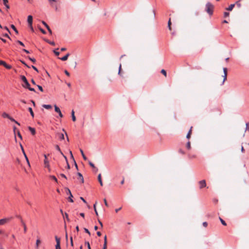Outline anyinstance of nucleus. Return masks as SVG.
Returning a JSON list of instances; mask_svg holds the SVG:
<instances>
[{
  "label": "nucleus",
  "instance_id": "13",
  "mask_svg": "<svg viewBox=\"0 0 249 249\" xmlns=\"http://www.w3.org/2000/svg\"><path fill=\"white\" fill-rule=\"evenodd\" d=\"M70 56V53H68L65 56L62 57H59L58 58L61 60L62 61H66L68 59V57Z\"/></svg>",
  "mask_w": 249,
  "mask_h": 249
},
{
  "label": "nucleus",
  "instance_id": "14",
  "mask_svg": "<svg viewBox=\"0 0 249 249\" xmlns=\"http://www.w3.org/2000/svg\"><path fill=\"white\" fill-rule=\"evenodd\" d=\"M3 2V4L6 7L7 9H8L10 8L9 5L8 4V0H2Z\"/></svg>",
  "mask_w": 249,
  "mask_h": 249
},
{
  "label": "nucleus",
  "instance_id": "52",
  "mask_svg": "<svg viewBox=\"0 0 249 249\" xmlns=\"http://www.w3.org/2000/svg\"><path fill=\"white\" fill-rule=\"evenodd\" d=\"M62 130H63V131H64V133H65V135H66V136H67V141L69 142V139L68 136V135H67V132H66V131L64 130V129H62Z\"/></svg>",
  "mask_w": 249,
  "mask_h": 249
},
{
  "label": "nucleus",
  "instance_id": "54",
  "mask_svg": "<svg viewBox=\"0 0 249 249\" xmlns=\"http://www.w3.org/2000/svg\"><path fill=\"white\" fill-rule=\"evenodd\" d=\"M3 36H4V37H7V38H9L10 39H11V38H10V36H9L8 34H7V33H5V34H3Z\"/></svg>",
  "mask_w": 249,
  "mask_h": 249
},
{
  "label": "nucleus",
  "instance_id": "3",
  "mask_svg": "<svg viewBox=\"0 0 249 249\" xmlns=\"http://www.w3.org/2000/svg\"><path fill=\"white\" fill-rule=\"evenodd\" d=\"M66 189V193H67V194L70 195L69 197H68L69 201L70 202H73V199L72 198L73 196H72V194L71 193V192L69 188H67Z\"/></svg>",
  "mask_w": 249,
  "mask_h": 249
},
{
  "label": "nucleus",
  "instance_id": "57",
  "mask_svg": "<svg viewBox=\"0 0 249 249\" xmlns=\"http://www.w3.org/2000/svg\"><path fill=\"white\" fill-rule=\"evenodd\" d=\"M89 164L91 167H92L93 168H95L94 164L91 161H89Z\"/></svg>",
  "mask_w": 249,
  "mask_h": 249
},
{
  "label": "nucleus",
  "instance_id": "11",
  "mask_svg": "<svg viewBox=\"0 0 249 249\" xmlns=\"http://www.w3.org/2000/svg\"><path fill=\"white\" fill-rule=\"evenodd\" d=\"M21 223L22 225L23 226V228L24 229H23L24 232L26 233L27 231V227H26V225L25 222L22 220V219H21Z\"/></svg>",
  "mask_w": 249,
  "mask_h": 249
},
{
  "label": "nucleus",
  "instance_id": "40",
  "mask_svg": "<svg viewBox=\"0 0 249 249\" xmlns=\"http://www.w3.org/2000/svg\"><path fill=\"white\" fill-rule=\"evenodd\" d=\"M28 58V59L31 60L32 62H33V63H35L36 62V59L34 58H31L30 57V56H28L27 57Z\"/></svg>",
  "mask_w": 249,
  "mask_h": 249
},
{
  "label": "nucleus",
  "instance_id": "21",
  "mask_svg": "<svg viewBox=\"0 0 249 249\" xmlns=\"http://www.w3.org/2000/svg\"><path fill=\"white\" fill-rule=\"evenodd\" d=\"M71 118H72V120L73 122H75L76 121V117L74 115V111L73 110H72L71 111Z\"/></svg>",
  "mask_w": 249,
  "mask_h": 249
},
{
  "label": "nucleus",
  "instance_id": "39",
  "mask_svg": "<svg viewBox=\"0 0 249 249\" xmlns=\"http://www.w3.org/2000/svg\"><path fill=\"white\" fill-rule=\"evenodd\" d=\"M85 244L87 245V247L88 249H91V247L89 244V243L88 241L85 242Z\"/></svg>",
  "mask_w": 249,
  "mask_h": 249
},
{
  "label": "nucleus",
  "instance_id": "58",
  "mask_svg": "<svg viewBox=\"0 0 249 249\" xmlns=\"http://www.w3.org/2000/svg\"><path fill=\"white\" fill-rule=\"evenodd\" d=\"M40 31L43 34H46V32L42 28H40Z\"/></svg>",
  "mask_w": 249,
  "mask_h": 249
},
{
  "label": "nucleus",
  "instance_id": "37",
  "mask_svg": "<svg viewBox=\"0 0 249 249\" xmlns=\"http://www.w3.org/2000/svg\"><path fill=\"white\" fill-rule=\"evenodd\" d=\"M186 147L188 149H190L191 148V143L190 142H187L186 144Z\"/></svg>",
  "mask_w": 249,
  "mask_h": 249
},
{
  "label": "nucleus",
  "instance_id": "28",
  "mask_svg": "<svg viewBox=\"0 0 249 249\" xmlns=\"http://www.w3.org/2000/svg\"><path fill=\"white\" fill-rule=\"evenodd\" d=\"M11 27L14 30V31L16 32V34H18V31L17 30V28L15 26V25H14L13 24H12L11 25Z\"/></svg>",
  "mask_w": 249,
  "mask_h": 249
},
{
  "label": "nucleus",
  "instance_id": "55",
  "mask_svg": "<svg viewBox=\"0 0 249 249\" xmlns=\"http://www.w3.org/2000/svg\"><path fill=\"white\" fill-rule=\"evenodd\" d=\"M104 203H105V205L107 207H108V203L107 202V201L106 198L104 199Z\"/></svg>",
  "mask_w": 249,
  "mask_h": 249
},
{
  "label": "nucleus",
  "instance_id": "61",
  "mask_svg": "<svg viewBox=\"0 0 249 249\" xmlns=\"http://www.w3.org/2000/svg\"><path fill=\"white\" fill-rule=\"evenodd\" d=\"M71 245L73 247V243L72 241V237H71Z\"/></svg>",
  "mask_w": 249,
  "mask_h": 249
},
{
  "label": "nucleus",
  "instance_id": "24",
  "mask_svg": "<svg viewBox=\"0 0 249 249\" xmlns=\"http://www.w3.org/2000/svg\"><path fill=\"white\" fill-rule=\"evenodd\" d=\"M2 117L4 118H8H8H10V115L6 112H3L2 114Z\"/></svg>",
  "mask_w": 249,
  "mask_h": 249
},
{
  "label": "nucleus",
  "instance_id": "7",
  "mask_svg": "<svg viewBox=\"0 0 249 249\" xmlns=\"http://www.w3.org/2000/svg\"><path fill=\"white\" fill-rule=\"evenodd\" d=\"M44 156L45 157V159H44V161L45 166L46 167L49 168L50 165H49V161L47 160V156L45 154V155H44Z\"/></svg>",
  "mask_w": 249,
  "mask_h": 249
},
{
  "label": "nucleus",
  "instance_id": "25",
  "mask_svg": "<svg viewBox=\"0 0 249 249\" xmlns=\"http://www.w3.org/2000/svg\"><path fill=\"white\" fill-rule=\"evenodd\" d=\"M42 107L47 109H51L52 107V106L50 105H43Z\"/></svg>",
  "mask_w": 249,
  "mask_h": 249
},
{
  "label": "nucleus",
  "instance_id": "10",
  "mask_svg": "<svg viewBox=\"0 0 249 249\" xmlns=\"http://www.w3.org/2000/svg\"><path fill=\"white\" fill-rule=\"evenodd\" d=\"M223 71H224V79H223V81L222 82V85H223L224 84L225 81L227 79V68H223Z\"/></svg>",
  "mask_w": 249,
  "mask_h": 249
},
{
  "label": "nucleus",
  "instance_id": "27",
  "mask_svg": "<svg viewBox=\"0 0 249 249\" xmlns=\"http://www.w3.org/2000/svg\"><path fill=\"white\" fill-rule=\"evenodd\" d=\"M192 127H191L190 130L189 131L188 134H187L186 138L187 139H190V138L191 137V132H192Z\"/></svg>",
  "mask_w": 249,
  "mask_h": 249
},
{
  "label": "nucleus",
  "instance_id": "47",
  "mask_svg": "<svg viewBox=\"0 0 249 249\" xmlns=\"http://www.w3.org/2000/svg\"><path fill=\"white\" fill-rule=\"evenodd\" d=\"M55 249H61L60 244H56L55 245Z\"/></svg>",
  "mask_w": 249,
  "mask_h": 249
},
{
  "label": "nucleus",
  "instance_id": "33",
  "mask_svg": "<svg viewBox=\"0 0 249 249\" xmlns=\"http://www.w3.org/2000/svg\"><path fill=\"white\" fill-rule=\"evenodd\" d=\"M240 1H241V0H239L236 2V4L238 6V8H240L241 6Z\"/></svg>",
  "mask_w": 249,
  "mask_h": 249
},
{
  "label": "nucleus",
  "instance_id": "31",
  "mask_svg": "<svg viewBox=\"0 0 249 249\" xmlns=\"http://www.w3.org/2000/svg\"><path fill=\"white\" fill-rule=\"evenodd\" d=\"M55 239L56 242V244H60V239L56 236L55 237Z\"/></svg>",
  "mask_w": 249,
  "mask_h": 249
},
{
  "label": "nucleus",
  "instance_id": "44",
  "mask_svg": "<svg viewBox=\"0 0 249 249\" xmlns=\"http://www.w3.org/2000/svg\"><path fill=\"white\" fill-rule=\"evenodd\" d=\"M6 62L3 60H0V65L3 66L4 67Z\"/></svg>",
  "mask_w": 249,
  "mask_h": 249
},
{
  "label": "nucleus",
  "instance_id": "19",
  "mask_svg": "<svg viewBox=\"0 0 249 249\" xmlns=\"http://www.w3.org/2000/svg\"><path fill=\"white\" fill-rule=\"evenodd\" d=\"M41 243V241L39 239H37L36 240V249H38V247H39V244L40 243Z\"/></svg>",
  "mask_w": 249,
  "mask_h": 249
},
{
  "label": "nucleus",
  "instance_id": "49",
  "mask_svg": "<svg viewBox=\"0 0 249 249\" xmlns=\"http://www.w3.org/2000/svg\"><path fill=\"white\" fill-rule=\"evenodd\" d=\"M84 231L85 232L88 233L89 235H90V232L89 231V230L87 228H84Z\"/></svg>",
  "mask_w": 249,
  "mask_h": 249
},
{
  "label": "nucleus",
  "instance_id": "35",
  "mask_svg": "<svg viewBox=\"0 0 249 249\" xmlns=\"http://www.w3.org/2000/svg\"><path fill=\"white\" fill-rule=\"evenodd\" d=\"M105 245L107 246V237L106 235H105L104 237V243L103 246Z\"/></svg>",
  "mask_w": 249,
  "mask_h": 249
},
{
  "label": "nucleus",
  "instance_id": "59",
  "mask_svg": "<svg viewBox=\"0 0 249 249\" xmlns=\"http://www.w3.org/2000/svg\"><path fill=\"white\" fill-rule=\"evenodd\" d=\"M47 30H48V31H49V33H50V34H52V31L51 29H50V27H47Z\"/></svg>",
  "mask_w": 249,
  "mask_h": 249
},
{
  "label": "nucleus",
  "instance_id": "36",
  "mask_svg": "<svg viewBox=\"0 0 249 249\" xmlns=\"http://www.w3.org/2000/svg\"><path fill=\"white\" fill-rule=\"evenodd\" d=\"M26 89H28L30 91L36 92L35 89L31 88L30 86H29L28 87H26Z\"/></svg>",
  "mask_w": 249,
  "mask_h": 249
},
{
  "label": "nucleus",
  "instance_id": "12",
  "mask_svg": "<svg viewBox=\"0 0 249 249\" xmlns=\"http://www.w3.org/2000/svg\"><path fill=\"white\" fill-rule=\"evenodd\" d=\"M27 21L30 25H31L32 24L33 17L31 15H29L28 16Z\"/></svg>",
  "mask_w": 249,
  "mask_h": 249
},
{
  "label": "nucleus",
  "instance_id": "64",
  "mask_svg": "<svg viewBox=\"0 0 249 249\" xmlns=\"http://www.w3.org/2000/svg\"><path fill=\"white\" fill-rule=\"evenodd\" d=\"M207 225H208V223H207V222H204L203 223V226L204 227H206L207 226Z\"/></svg>",
  "mask_w": 249,
  "mask_h": 249
},
{
  "label": "nucleus",
  "instance_id": "26",
  "mask_svg": "<svg viewBox=\"0 0 249 249\" xmlns=\"http://www.w3.org/2000/svg\"><path fill=\"white\" fill-rule=\"evenodd\" d=\"M28 110L30 112V114L32 116V118H34V113L33 112L32 108L30 107L28 108Z\"/></svg>",
  "mask_w": 249,
  "mask_h": 249
},
{
  "label": "nucleus",
  "instance_id": "4",
  "mask_svg": "<svg viewBox=\"0 0 249 249\" xmlns=\"http://www.w3.org/2000/svg\"><path fill=\"white\" fill-rule=\"evenodd\" d=\"M12 218V217L0 219V225H4L5 223L9 222Z\"/></svg>",
  "mask_w": 249,
  "mask_h": 249
},
{
  "label": "nucleus",
  "instance_id": "46",
  "mask_svg": "<svg viewBox=\"0 0 249 249\" xmlns=\"http://www.w3.org/2000/svg\"><path fill=\"white\" fill-rule=\"evenodd\" d=\"M17 135L18 136V137L20 139H22V136L20 133V132L19 131V130H18L17 131Z\"/></svg>",
  "mask_w": 249,
  "mask_h": 249
},
{
  "label": "nucleus",
  "instance_id": "9",
  "mask_svg": "<svg viewBox=\"0 0 249 249\" xmlns=\"http://www.w3.org/2000/svg\"><path fill=\"white\" fill-rule=\"evenodd\" d=\"M55 148L57 150H58L60 153V154L64 157V158H65V159L67 161V158L66 156H65L63 153H62V152L61 151L59 146L58 145H56L55 146Z\"/></svg>",
  "mask_w": 249,
  "mask_h": 249
},
{
  "label": "nucleus",
  "instance_id": "8",
  "mask_svg": "<svg viewBox=\"0 0 249 249\" xmlns=\"http://www.w3.org/2000/svg\"><path fill=\"white\" fill-rule=\"evenodd\" d=\"M78 176V179L80 181V183H83L84 182V178L82 175L80 173H77Z\"/></svg>",
  "mask_w": 249,
  "mask_h": 249
},
{
  "label": "nucleus",
  "instance_id": "34",
  "mask_svg": "<svg viewBox=\"0 0 249 249\" xmlns=\"http://www.w3.org/2000/svg\"><path fill=\"white\" fill-rule=\"evenodd\" d=\"M59 49L57 48L55 50L53 51L54 53L56 55L58 56L59 55V52H57V50H58Z\"/></svg>",
  "mask_w": 249,
  "mask_h": 249
},
{
  "label": "nucleus",
  "instance_id": "50",
  "mask_svg": "<svg viewBox=\"0 0 249 249\" xmlns=\"http://www.w3.org/2000/svg\"><path fill=\"white\" fill-rule=\"evenodd\" d=\"M229 16V13L227 12H224V17L225 18H226L227 17H228Z\"/></svg>",
  "mask_w": 249,
  "mask_h": 249
},
{
  "label": "nucleus",
  "instance_id": "16",
  "mask_svg": "<svg viewBox=\"0 0 249 249\" xmlns=\"http://www.w3.org/2000/svg\"><path fill=\"white\" fill-rule=\"evenodd\" d=\"M57 134L60 140L61 141L64 140V134L58 133Z\"/></svg>",
  "mask_w": 249,
  "mask_h": 249
},
{
  "label": "nucleus",
  "instance_id": "23",
  "mask_svg": "<svg viewBox=\"0 0 249 249\" xmlns=\"http://www.w3.org/2000/svg\"><path fill=\"white\" fill-rule=\"evenodd\" d=\"M8 119L11 121L15 122L18 125H20V124L19 123H18L17 121H16L13 118L11 117L10 116V118H8Z\"/></svg>",
  "mask_w": 249,
  "mask_h": 249
},
{
  "label": "nucleus",
  "instance_id": "15",
  "mask_svg": "<svg viewBox=\"0 0 249 249\" xmlns=\"http://www.w3.org/2000/svg\"><path fill=\"white\" fill-rule=\"evenodd\" d=\"M28 129L32 135H35L36 134V130L34 128L29 126Z\"/></svg>",
  "mask_w": 249,
  "mask_h": 249
},
{
  "label": "nucleus",
  "instance_id": "1",
  "mask_svg": "<svg viewBox=\"0 0 249 249\" xmlns=\"http://www.w3.org/2000/svg\"><path fill=\"white\" fill-rule=\"evenodd\" d=\"M213 5L210 2H208L205 6V10L210 15L213 14Z\"/></svg>",
  "mask_w": 249,
  "mask_h": 249
},
{
  "label": "nucleus",
  "instance_id": "45",
  "mask_svg": "<svg viewBox=\"0 0 249 249\" xmlns=\"http://www.w3.org/2000/svg\"><path fill=\"white\" fill-rule=\"evenodd\" d=\"M47 42L48 43H49L50 44L52 45H53V46L55 45V43L53 41H51L47 40Z\"/></svg>",
  "mask_w": 249,
  "mask_h": 249
},
{
  "label": "nucleus",
  "instance_id": "38",
  "mask_svg": "<svg viewBox=\"0 0 249 249\" xmlns=\"http://www.w3.org/2000/svg\"><path fill=\"white\" fill-rule=\"evenodd\" d=\"M171 19L170 18L168 21V27L170 30H171Z\"/></svg>",
  "mask_w": 249,
  "mask_h": 249
},
{
  "label": "nucleus",
  "instance_id": "30",
  "mask_svg": "<svg viewBox=\"0 0 249 249\" xmlns=\"http://www.w3.org/2000/svg\"><path fill=\"white\" fill-rule=\"evenodd\" d=\"M4 67L8 70H10L12 68V66L8 65L7 64H6V63L5 64Z\"/></svg>",
  "mask_w": 249,
  "mask_h": 249
},
{
  "label": "nucleus",
  "instance_id": "43",
  "mask_svg": "<svg viewBox=\"0 0 249 249\" xmlns=\"http://www.w3.org/2000/svg\"><path fill=\"white\" fill-rule=\"evenodd\" d=\"M17 42L19 44H20V45H21L22 46H23V47H24V46H25V45H24V43H23L22 42H21V41H19V40H17Z\"/></svg>",
  "mask_w": 249,
  "mask_h": 249
},
{
  "label": "nucleus",
  "instance_id": "20",
  "mask_svg": "<svg viewBox=\"0 0 249 249\" xmlns=\"http://www.w3.org/2000/svg\"><path fill=\"white\" fill-rule=\"evenodd\" d=\"M98 180L100 185L101 186H103V182H102V179H101V174H99L98 176Z\"/></svg>",
  "mask_w": 249,
  "mask_h": 249
},
{
  "label": "nucleus",
  "instance_id": "22",
  "mask_svg": "<svg viewBox=\"0 0 249 249\" xmlns=\"http://www.w3.org/2000/svg\"><path fill=\"white\" fill-rule=\"evenodd\" d=\"M80 151L81 153V155L83 157V158L84 159V160H87V158L86 157V156L85 155L84 153V152L83 151V150L82 149H80Z\"/></svg>",
  "mask_w": 249,
  "mask_h": 249
},
{
  "label": "nucleus",
  "instance_id": "42",
  "mask_svg": "<svg viewBox=\"0 0 249 249\" xmlns=\"http://www.w3.org/2000/svg\"><path fill=\"white\" fill-rule=\"evenodd\" d=\"M51 178L54 180L55 181L57 182V179L54 176H51Z\"/></svg>",
  "mask_w": 249,
  "mask_h": 249
},
{
  "label": "nucleus",
  "instance_id": "29",
  "mask_svg": "<svg viewBox=\"0 0 249 249\" xmlns=\"http://www.w3.org/2000/svg\"><path fill=\"white\" fill-rule=\"evenodd\" d=\"M97 203V201H96L95 204L93 205V208H94V210L96 215H98V212H97L96 208V205Z\"/></svg>",
  "mask_w": 249,
  "mask_h": 249
},
{
  "label": "nucleus",
  "instance_id": "17",
  "mask_svg": "<svg viewBox=\"0 0 249 249\" xmlns=\"http://www.w3.org/2000/svg\"><path fill=\"white\" fill-rule=\"evenodd\" d=\"M234 6L235 4H231L228 8H226V10L228 11H231Z\"/></svg>",
  "mask_w": 249,
  "mask_h": 249
},
{
  "label": "nucleus",
  "instance_id": "5",
  "mask_svg": "<svg viewBox=\"0 0 249 249\" xmlns=\"http://www.w3.org/2000/svg\"><path fill=\"white\" fill-rule=\"evenodd\" d=\"M54 110L55 112L59 114V116H60V117H63V116L61 112L60 108L56 105L54 106Z\"/></svg>",
  "mask_w": 249,
  "mask_h": 249
},
{
  "label": "nucleus",
  "instance_id": "62",
  "mask_svg": "<svg viewBox=\"0 0 249 249\" xmlns=\"http://www.w3.org/2000/svg\"><path fill=\"white\" fill-rule=\"evenodd\" d=\"M64 72L67 76H70V73L68 72V71L65 70Z\"/></svg>",
  "mask_w": 249,
  "mask_h": 249
},
{
  "label": "nucleus",
  "instance_id": "56",
  "mask_svg": "<svg viewBox=\"0 0 249 249\" xmlns=\"http://www.w3.org/2000/svg\"><path fill=\"white\" fill-rule=\"evenodd\" d=\"M20 62L23 64L25 66H26V67H27L28 68H30V67L29 66H28L27 65V64L25 62V61H23V60H20Z\"/></svg>",
  "mask_w": 249,
  "mask_h": 249
},
{
  "label": "nucleus",
  "instance_id": "63",
  "mask_svg": "<svg viewBox=\"0 0 249 249\" xmlns=\"http://www.w3.org/2000/svg\"><path fill=\"white\" fill-rule=\"evenodd\" d=\"M32 68H33L34 70H35L37 72H38V70H37V69L35 66H34L32 65Z\"/></svg>",
  "mask_w": 249,
  "mask_h": 249
},
{
  "label": "nucleus",
  "instance_id": "2",
  "mask_svg": "<svg viewBox=\"0 0 249 249\" xmlns=\"http://www.w3.org/2000/svg\"><path fill=\"white\" fill-rule=\"evenodd\" d=\"M20 79L24 83V84L22 85V86L24 88L28 87L29 86H30L29 83L28 82L26 77L24 75H20Z\"/></svg>",
  "mask_w": 249,
  "mask_h": 249
},
{
  "label": "nucleus",
  "instance_id": "41",
  "mask_svg": "<svg viewBox=\"0 0 249 249\" xmlns=\"http://www.w3.org/2000/svg\"><path fill=\"white\" fill-rule=\"evenodd\" d=\"M64 217V218H66V219L69 221V215H68V214L66 213H65V216H63Z\"/></svg>",
  "mask_w": 249,
  "mask_h": 249
},
{
  "label": "nucleus",
  "instance_id": "53",
  "mask_svg": "<svg viewBox=\"0 0 249 249\" xmlns=\"http://www.w3.org/2000/svg\"><path fill=\"white\" fill-rule=\"evenodd\" d=\"M42 23L46 27V28H47V27H49L44 21H42Z\"/></svg>",
  "mask_w": 249,
  "mask_h": 249
},
{
  "label": "nucleus",
  "instance_id": "48",
  "mask_svg": "<svg viewBox=\"0 0 249 249\" xmlns=\"http://www.w3.org/2000/svg\"><path fill=\"white\" fill-rule=\"evenodd\" d=\"M161 73H162L163 75H164L165 76H166V71L165 70L162 69L161 71Z\"/></svg>",
  "mask_w": 249,
  "mask_h": 249
},
{
  "label": "nucleus",
  "instance_id": "18",
  "mask_svg": "<svg viewBox=\"0 0 249 249\" xmlns=\"http://www.w3.org/2000/svg\"><path fill=\"white\" fill-rule=\"evenodd\" d=\"M20 147H21V150H22V152H23V154H24V156H25V158H26V160H27V161L28 163V164H29V160H28V158H27V156H26V154H25V152H24V150L23 147V146H22V145H21V144H20Z\"/></svg>",
  "mask_w": 249,
  "mask_h": 249
},
{
  "label": "nucleus",
  "instance_id": "60",
  "mask_svg": "<svg viewBox=\"0 0 249 249\" xmlns=\"http://www.w3.org/2000/svg\"><path fill=\"white\" fill-rule=\"evenodd\" d=\"M60 176H61V177H62V178H66V179H67V177H66V176L64 174H60Z\"/></svg>",
  "mask_w": 249,
  "mask_h": 249
},
{
  "label": "nucleus",
  "instance_id": "6",
  "mask_svg": "<svg viewBox=\"0 0 249 249\" xmlns=\"http://www.w3.org/2000/svg\"><path fill=\"white\" fill-rule=\"evenodd\" d=\"M199 184L200 185L199 188L200 189L204 188V187H206V181L205 180H202L199 181Z\"/></svg>",
  "mask_w": 249,
  "mask_h": 249
},
{
  "label": "nucleus",
  "instance_id": "51",
  "mask_svg": "<svg viewBox=\"0 0 249 249\" xmlns=\"http://www.w3.org/2000/svg\"><path fill=\"white\" fill-rule=\"evenodd\" d=\"M38 89L39 90H40L41 91H43V88L41 86H39V85H37Z\"/></svg>",
  "mask_w": 249,
  "mask_h": 249
},
{
  "label": "nucleus",
  "instance_id": "32",
  "mask_svg": "<svg viewBox=\"0 0 249 249\" xmlns=\"http://www.w3.org/2000/svg\"><path fill=\"white\" fill-rule=\"evenodd\" d=\"M219 219L222 223V225H223L224 226H226L227 225V224L226 223V222L223 220L221 218L219 217Z\"/></svg>",
  "mask_w": 249,
  "mask_h": 249
}]
</instances>
